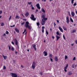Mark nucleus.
<instances>
[{
    "label": "nucleus",
    "mask_w": 77,
    "mask_h": 77,
    "mask_svg": "<svg viewBox=\"0 0 77 77\" xmlns=\"http://www.w3.org/2000/svg\"><path fill=\"white\" fill-rule=\"evenodd\" d=\"M41 17L43 18L41 22V24L42 26H43V25L45 24V23L46 20H48V18H45V16L44 15H42Z\"/></svg>",
    "instance_id": "f257e3e1"
},
{
    "label": "nucleus",
    "mask_w": 77,
    "mask_h": 77,
    "mask_svg": "<svg viewBox=\"0 0 77 77\" xmlns=\"http://www.w3.org/2000/svg\"><path fill=\"white\" fill-rule=\"evenodd\" d=\"M25 26L26 28H28L29 30H31V26H29V23L28 21L26 22Z\"/></svg>",
    "instance_id": "f03ea898"
},
{
    "label": "nucleus",
    "mask_w": 77,
    "mask_h": 77,
    "mask_svg": "<svg viewBox=\"0 0 77 77\" xmlns=\"http://www.w3.org/2000/svg\"><path fill=\"white\" fill-rule=\"evenodd\" d=\"M31 17H30V18L32 20H33V21H35L36 19L35 18V16L33 14H31Z\"/></svg>",
    "instance_id": "7ed1b4c3"
},
{
    "label": "nucleus",
    "mask_w": 77,
    "mask_h": 77,
    "mask_svg": "<svg viewBox=\"0 0 77 77\" xmlns=\"http://www.w3.org/2000/svg\"><path fill=\"white\" fill-rule=\"evenodd\" d=\"M35 66H36V63L35 62H33L32 63V67L34 69L35 68Z\"/></svg>",
    "instance_id": "20e7f679"
},
{
    "label": "nucleus",
    "mask_w": 77,
    "mask_h": 77,
    "mask_svg": "<svg viewBox=\"0 0 77 77\" xmlns=\"http://www.w3.org/2000/svg\"><path fill=\"white\" fill-rule=\"evenodd\" d=\"M11 74L12 77H17V76H18L17 74L15 73H11Z\"/></svg>",
    "instance_id": "39448f33"
},
{
    "label": "nucleus",
    "mask_w": 77,
    "mask_h": 77,
    "mask_svg": "<svg viewBox=\"0 0 77 77\" xmlns=\"http://www.w3.org/2000/svg\"><path fill=\"white\" fill-rule=\"evenodd\" d=\"M68 67V64H67L66 65V66L64 68V70L65 72H67V70H66V69H67Z\"/></svg>",
    "instance_id": "423d86ee"
},
{
    "label": "nucleus",
    "mask_w": 77,
    "mask_h": 77,
    "mask_svg": "<svg viewBox=\"0 0 77 77\" xmlns=\"http://www.w3.org/2000/svg\"><path fill=\"white\" fill-rule=\"evenodd\" d=\"M66 22L67 24L69 23V17L67 16L66 17Z\"/></svg>",
    "instance_id": "0eeeda50"
},
{
    "label": "nucleus",
    "mask_w": 77,
    "mask_h": 77,
    "mask_svg": "<svg viewBox=\"0 0 77 77\" xmlns=\"http://www.w3.org/2000/svg\"><path fill=\"white\" fill-rule=\"evenodd\" d=\"M14 41L15 44L16 45H18V41H17V40L16 38H15L14 39Z\"/></svg>",
    "instance_id": "6e6552de"
},
{
    "label": "nucleus",
    "mask_w": 77,
    "mask_h": 77,
    "mask_svg": "<svg viewBox=\"0 0 77 77\" xmlns=\"http://www.w3.org/2000/svg\"><path fill=\"white\" fill-rule=\"evenodd\" d=\"M72 72L71 71H68L67 72V75H72Z\"/></svg>",
    "instance_id": "1a4fd4ad"
},
{
    "label": "nucleus",
    "mask_w": 77,
    "mask_h": 77,
    "mask_svg": "<svg viewBox=\"0 0 77 77\" xmlns=\"http://www.w3.org/2000/svg\"><path fill=\"white\" fill-rule=\"evenodd\" d=\"M32 45L35 51H36V45L35 44Z\"/></svg>",
    "instance_id": "9d476101"
},
{
    "label": "nucleus",
    "mask_w": 77,
    "mask_h": 77,
    "mask_svg": "<svg viewBox=\"0 0 77 77\" xmlns=\"http://www.w3.org/2000/svg\"><path fill=\"white\" fill-rule=\"evenodd\" d=\"M36 7L38 9H41V7H40V5H39V4L38 3L36 5Z\"/></svg>",
    "instance_id": "9b49d317"
},
{
    "label": "nucleus",
    "mask_w": 77,
    "mask_h": 77,
    "mask_svg": "<svg viewBox=\"0 0 77 77\" xmlns=\"http://www.w3.org/2000/svg\"><path fill=\"white\" fill-rule=\"evenodd\" d=\"M43 54H45L44 56H47L48 55V53H47V52L45 51H44L43 52Z\"/></svg>",
    "instance_id": "f8f14e48"
},
{
    "label": "nucleus",
    "mask_w": 77,
    "mask_h": 77,
    "mask_svg": "<svg viewBox=\"0 0 77 77\" xmlns=\"http://www.w3.org/2000/svg\"><path fill=\"white\" fill-rule=\"evenodd\" d=\"M59 29L60 30L61 32H63V29H62V28H61V27H60V26H59Z\"/></svg>",
    "instance_id": "ddd939ff"
},
{
    "label": "nucleus",
    "mask_w": 77,
    "mask_h": 77,
    "mask_svg": "<svg viewBox=\"0 0 77 77\" xmlns=\"http://www.w3.org/2000/svg\"><path fill=\"white\" fill-rule=\"evenodd\" d=\"M54 60L57 62L58 61V58H57V56H55L54 57Z\"/></svg>",
    "instance_id": "4468645a"
},
{
    "label": "nucleus",
    "mask_w": 77,
    "mask_h": 77,
    "mask_svg": "<svg viewBox=\"0 0 77 77\" xmlns=\"http://www.w3.org/2000/svg\"><path fill=\"white\" fill-rule=\"evenodd\" d=\"M71 15L72 16V17H74V16L75 15V13L74 12H71Z\"/></svg>",
    "instance_id": "2eb2a0df"
},
{
    "label": "nucleus",
    "mask_w": 77,
    "mask_h": 77,
    "mask_svg": "<svg viewBox=\"0 0 77 77\" xmlns=\"http://www.w3.org/2000/svg\"><path fill=\"white\" fill-rule=\"evenodd\" d=\"M29 13L28 12H26L25 14V15L26 16V17H28L29 16Z\"/></svg>",
    "instance_id": "dca6fc26"
},
{
    "label": "nucleus",
    "mask_w": 77,
    "mask_h": 77,
    "mask_svg": "<svg viewBox=\"0 0 77 77\" xmlns=\"http://www.w3.org/2000/svg\"><path fill=\"white\" fill-rule=\"evenodd\" d=\"M56 38H57L56 41H58V40H59V38H60V36H56Z\"/></svg>",
    "instance_id": "f3484780"
},
{
    "label": "nucleus",
    "mask_w": 77,
    "mask_h": 77,
    "mask_svg": "<svg viewBox=\"0 0 77 77\" xmlns=\"http://www.w3.org/2000/svg\"><path fill=\"white\" fill-rule=\"evenodd\" d=\"M63 28L64 30H65V31H66V30H67V29H66V28L64 26H63Z\"/></svg>",
    "instance_id": "a211bd4d"
},
{
    "label": "nucleus",
    "mask_w": 77,
    "mask_h": 77,
    "mask_svg": "<svg viewBox=\"0 0 77 77\" xmlns=\"http://www.w3.org/2000/svg\"><path fill=\"white\" fill-rule=\"evenodd\" d=\"M3 57H4V59L5 60H6L7 59V56H4V55H3Z\"/></svg>",
    "instance_id": "6ab92c4d"
},
{
    "label": "nucleus",
    "mask_w": 77,
    "mask_h": 77,
    "mask_svg": "<svg viewBox=\"0 0 77 77\" xmlns=\"http://www.w3.org/2000/svg\"><path fill=\"white\" fill-rule=\"evenodd\" d=\"M42 12H43V13H45V11L44 10V8H42Z\"/></svg>",
    "instance_id": "aec40b11"
},
{
    "label": "nucleus",
    "mask_w": 77,
    "mask_h": 77,
    "mask_svg": "<svg viewBox=\"0 0 77 77\" xmlns=\"http://www.w3.org/2000/svg\"><path fill=\"white\" fill-rule=\"evenodd\" d=\"M75 32H76V30L74 29L72 30V32L71 33H75Z\"/></svg>",
    "instance_id": "412c9836"
},
{
    "label": "nucleus",
    "mask_w": 77,
    "mask_h": 77,
    "mask_svg": "<svg viewBox=\"0 0 77 77\" xmlns=\"http://www.w3.org/2000/svg\"><path fill=\"white\" fill-rule=\"evenodd\" d=\"M15 31L17 32V33H19V30H18V29H17L15 28Z\"/></svg>",
    "instance_id": "4be33fe9"
},
{
    "label": "nucleus",
    "mask_w": 77,
    "mask_h": 77,
    "mask_svg": "<svg viewBox=\"0 0 77 77\" xmlns=\"http://www.w3.org/2000/svg\"><path fill=\"white\" fill-rule=\"evenodd\" d=\"M56 34L57 35H58L59 36H60V34H59V32L58 31H57L56 32Z\"/></svg>",
    "instance_id": "5701e85b"
},
{
    "label": "nucleus",
    "mask_w": 77,
    "mask_h": 77,
    "mask_svg": "<svg viewBox=\"0 0 77 77\" xmlns=\"http://www.w3.org/2000/svg\"><path fill=\"white\" fill-rule=\"evenodd\" d=\"M15 18L16 19H19L20 18V17L17 15L16 16Z\"/></svg>",
    "instance_id": "b1692460"
},
{
    "label": "nucleus",
    "mask_w": 77,
    "mask_h": 77,
    "mask_svg": "<svg viewBox=\"0 0 77 77\" xmlns=\"http://www.w3.org/2000/svg\"><path fill=\"white\" fill-rule=\"evenodd\" d=\"M70 20L71 21V22H72V23H73V20H72V19L71 17H70Z\"/></svg>",
    "instance_id": "393cba45"
},
{
    "label": "nucleus",
    "mask_w": 77,
    "mask_h": 77,
    "mask_svg": "<svg viewBox=\"0 0 77 77\" xmlns=\"http://www.w3.org/2000/svg\"><path fill=\"white\" fill-rule=\"evenodd\" d=\"M4 25H5V23H4L3 22L2 23L1 25V26H4Z\"/></svg>",
    "instance_id": "a878e982"
},
{
    "label": "nucleus",
    "mask_w": 77,
    "mask_h": 77,
    "mask_svg": "<svg viewBox=\"0 0 77 77\" xmlns=\"http://www.w3.org/2000/svg\"><path fill=\"white\" fill-rule=\"evenodd\" d=\"M52 54H50L49 57H50V58H51V57H52Z\"/></svg>",
    "instance_id": "bb28decb"
},
{
    "label": "nucleus",
    "mask_w": 77,
    "mask_h": 77,
    "mask_svg": "<svg viewBox=\"0 0 77 77\" xmlns=\"http://www.w3.org/2000/svg\"><path fill=\"white\" fill-rule=\"evenodd\" d=\"M74 6H77V3L76 2H75V3L73 4Z\"/></svg>",
    "instance_id": "cd10ccee"
},
{
    "label": "nucleus",
    "mask_w": 77,
    "mask_h": 77,
    "mask_svg": "<svg viewBox=\"0 0 77 77\" xmlns=\"http://www.w3.org/2000/svg\"><path fill=\"white\" fill-rule=\"evenodd\" d=\"M75 0H71V3L72 4H73L74 3V1Z\"/></svg>",
    "instance_id": "c85d7f7f"
},
{
    "label": "nucleus",
    "mask_w": 77,
    "mask_h": 77,
    "mask_svg": "<svg viewBox=\"0 0 77 77\" xmlns=\"http://www.w3.org/2000/svg\"><path fill=\"white\" fill-rule=\"evenodd\" d=\"M26 32V29H25L24 30V31L23 32V34H24V33Z\"/></svg>",
    "instance_id": "c756f323"
},
{
    "label": "nucleus",
    "mask_w": 77,
    "mask_h": 77,
    "mask_svg": "<svg viewBox=\"0 0 77 77\" xmlns=\"http://www.w3.org/2000/svg\"><path fill=\"white\" fill-rule=\"evenodd\" d=\"M17 45V48L18 49H20V48L19 47V46H18V44L17 45Z\"/></svg>",
    "instance_id": "7c9ffc66"
},
{
    "label": "nucleus",
    "mask_w": 77,
    "mask_h": 77,
    "mask_svg": "<svg viewBox=\"0 0 77 77\" xmlns=\"http://www.w3.org/2000/svg\"><path fill=\"white\" fill-rule=\"evenodd\" d=\"M37 25L38 26H39V22L37 23Z\"/></svg>",
    "instance_id": "2f4dec72"
},
{
    "label": "nucleus",
    "mask_w": 77,
    "mask_h": 77,
    "mask_svg": "<svg viewBox=\"0 0 77 77\" xmlns=\"http://www.w3.org/2000/svg\"><path fill=\"white\" fill-rule=\"evenodd\" d=\"M67 59H68V57L66 55L65 56V59L66 60Z\"/></svg>",
    "instance_id": "473e14b6"
},
{
    "label": "nucleus",
    "mask_w": 77,
    "mask_h": 77,
    "mask_svg": "<svg viewBox=\"0 0 77 77\" xmlns=\"http://www.w3.org/2000/svg\"><path fill=\"white\" fill-rule=\"evenodd\" d=\"M12 51H14V48L13 47H12L11 49Z\"/></svg>",
    "instance_id": "72a5a7b5"
},
{
    "label": "nucleus",
    "mask_w": 77,
    "mask_h": 77,
    "mask_svg": "<svg viewBox=\"0 0 77 77\" xmlns=\"http://www.w3.org/2000/svg\"><path fill=\"white\" fill-rule=\"evenodd\" d=\"M28 3L29 5H31L32 3V2H28Z\"/></svg>",
    "instance_id": "f704fd0d"
},
{
    "label": "nucleus",
    "mask_w": 77,
    "mask_h": 77,
    "mask_svg": "<svg viewBox=\"0 0 77 77\" xmlns=\"http://www.w3.org/2000/svg\"><path fill=\"white\" fill-rule=\"evenodd\" d=\"M46 34L47 35H48V32L47 31V30L46 31Z\"/></svg>",
    "instance_id": "c9c22d12"
},
{
    "label": "nucleus",
    "mask_w": 77,
    "mask_h": 77,
    "mask_svg": "<svg viewBox=\"0 0 77 77\" xmlns=\"http://www.w3.org/2000/svg\"><path fill=\"white\" fill-rule=\"evenodd\" d=\"M63 38L65 40H66V38H65V35H63Z\"/></svg>",
    "instance_id": "e433bc0d"
},
{
    "label": "nucleus",
    "mask_w": 77,
    "mask_h": 77,
    "mask_svg": "<svg viewBox=\"0 0 77 77\" xmlns=\"http://www.w3.org/2000/svg\"><path fill=\"white\" fill-rule=\"evenodd\" d=\"M6 69V66H4L3 67V69Z\"/></svg>",
    "instance_id": "4c0bfd02"
},
{
    "label": "nucleus",
    "mask_w": 77,
    "mask_h": 77,
    "mask_svg": "<svg viewBox=\"0 0 77 77\" xmlns=\"http://www.w3.org/2000/svg\"><path fill=\"white\" fill-rule=\"evenodd\" d=\"M11 18H12V16H10L9 18V20H10L11 19Z\"/></svg>",
    "instance_id": "58836bf2"
},
{
    "label": "nucleus",
    "mask_w": 77,
    "mask_h": 77,
    "mask_svg": "<svg viewBox=\"0 0 77 77\" xmlns=\"http://www.w3.org/2000/svg\"><path fill=\"white\" fill-rule=\"evenodd\" d=\"M25 23V22H24L23 23H21V25H24V23Z\"/></svg>",
    "instance_id": "ea45409f"
},
{
    "label": "nucleus",
    "mask_w": 77,
    "mask_h": 77,
    "mask_svg": "<svg viewBox=\"0 0 77 77\" xmlns=\"http://www.w3.org/2000/svg\"><path fill=\"white\" fill-rule=\"evenodd\" d=\"M8 48L9 50H11V46H8Z\"/></svg>",
    "instance_id": "a19ab883"
},
{
    "label": "nucleus",
    "mask_w": 77,
    "mask_h": 77,
    "mask_svg": "<svg viewBox=\"0 0 77 77\" xmlns=\"http://www.w3.org/2000/svg\"><path fill=\"white\" fill-rule=\"evenodd\" d=\"M45 28V26H42V29H44Z\"/></svg>",
    "instance_id": "79ce46f5"
},
{
    "label": "nucleus",
    "mask_w": 77,
    "mask_h": 77,
    "mask_svg": "<svg viewBox=\"0 0 77 77\" xmlns=\"http://www.w3.org/2000/svg\"><path fill=\"white\" fill-rule=\"evenodd\" d=\"M42 33H44V29H42Z\"/></svg>",
    "instance_id": "37998d69"
},
{
    "label": "nucleus",
    "mask_w": 77,
    "mask_h": 77,
    "mask_svg": "<svg viewBox=\"0 0 77 77\" xmlns=\"http://www.w3.org/2000/svg\"><path fill=\"white\" fill-rule=\"evenodd\" d=\"M75 43L76 44H77V40H75Z\"/></svg>",
    "instance_id": "c03bdc74"
},
{
    "label": "nucleus",
    "mask_w": 77,
    "mask_h": 77,
    "mask_svg": "<svg viewBox=\"0 0 77 77\" xmlns=\"http://www.w3.org/2000/svg\"><path fill=\"white\" fill-rule=\"evenodd\" d=\"M73 60H75V57L73 59Z\"/></svg>",
    "instance_id": "a18cd8bd"
},
{
    "label": "nucleus",
    "mask_w": 77,
    "mask_h": 77,
    "mask_svg": "<svg viewBox=\"0 0 77 77\" xmlns=\"http://www.w3.org/2000/svg\"><path fill=\"white\" fill-rule=\"evenodd\" d=\"M21 67L22 68H24V66H23V65H21Z\"/></svg>",
    "instance_id": "49530a36"
},
{
    "label": "nucleus",
    "mask_w": 77,
    "mask_h": 77,
    "mask_svg": "<svg viewBox=\"0 0 77 77\" xmlns=\"http://www.w3.org/2000/svg\"><path fill=\"white\" fill-rule=\"evenodd\" d=\"M32 10H34V9H35V8L33 7H32Z\"/></svg>",
    "instance_id": "de8ad7c7"
},
{
    "label": "nucleus",
    "mask_w": 77,
    "mask_h": 77,
    "mask_svg": "<svg viewBox=\"0 0 77 77\" xmlns=\"http://www.w3.org/2000/svg\"><path fill=\"white\" fill-rule=\"evenodd\" d=\"M6 33L8 34H9V32H8V31H7Z\"/></svg>",
    "instance_id": "09e8293b"
},
{
    "label": "nucleus",
    "mask_w": 77,
    "mask_h": 77,
    "mask_svg": "<svg viewBox=\"0 0 77 77\" xmlns=\"http://www.w3.org/2000/svg\"><path fill=\"white\" fill-rule=\"evenodd\" d=\"M2 14V10H1L0 11V14Z\"/></svg>",
    "instance_id": "8fccbe9b"
},
{
    "label": "nucleus",
    "mask_w": 77,
    "mask_h": 77,
    "mask_svg": "<svg viewBox=\"0 0 77 77\" xmlns=\"http://www.w3.org/2000/svg\"><path fill=\"white\" fill-rule=\"evenodd\" d=\"M50 59L51 62H53V59H52V58H50Z\"/></svg>",
    "instance_id": "3c124183"
},
{
    "label": "nucleus",
    "mask_w": 77,
    "mask_h": 77,
    "mask_svg": "<svg viewBox=\"0 0 77 77\" xmlns=\"http://www.w3.org/2000/svg\"><path fill=\"white\" fill-rule=\"evenodd\" d=\"M11 43H12V44H13V45H14V42H12Z\"/></svg>",
    "instance_id": "603ef678"
},
{
    "label": "nucleus",
    "mask_w": 77,
    "mask_h": 77,
    "mask_svg": "<svg viewBox=\"0 0 77 77\" xmlns=\"http://www.w3.org/2000/svg\"><path fill=\"white\" fill-rule=\"evenodd\" d=\"M54 27H55L56 26V23H55V22L54 23Z\"/></svg>",
    "instance_id": "864d4df0"
},
{
    "label": "nucleus",
    "mask_w": 77,
    "mask_h": 77,
    "mask_svg": "<svg viewBox=\"0 0 77 77\" xmlns=\"http://www.w3.org/2000/svg\"><path fill=\"white\" fill-rule=\"evenodd\" d=\"M52 39H54V36H52Z\"/></svg>",
    "instance_id": "5fc2aeb1"
},
{
    "label": "nucleus",
    "mask_w": 77,
    "mask_h": 77,
    "mask_svg": "<svg viewBox=\"0 0 77 77\" xmlns=\"http://www.w3.org/2000/svg\"><path fill=\"white\" fill-rule=\"evenodd\" d=\"M57 23H59V20H57Z\"/></svg>",
    "instance_id": "6e6d98bb"
},
{
    "label": "nucleus",
    "mask_w": 77,
    "mask_h": 77,
    "mask_svg": "<svg viewBox=\"0 0 77 77\" xmlns=\"http://www.w3.org/2000/svg\"><path fill=\"white\" fill-rule=\"evenodd\" d=\"M72 68H74V65H72Z\"/></svg>",
    "instance_id": "4d7b16f0"
},
{
    "label": "nucleus",
    "mask_w": 77,
    "mask_h": 77,
    "mask_svg": "<svg viewBox=\"0 0 77 77\" xmlns=\"http://www.w3.org/2000/svg\"><path fill=\"white\" fill-rule=\"evenodd\" d=\"M27 34V32H26L25 33V36H26V35Z\"/></svg>",
    "instance_id": "13d9d810"
},
{
    "label": "nucleus",
    "mask_w": 77,
    "mask_h": 77,
    "mask_svg": "<svg viewBox=\"0 0 77 77\" xmlns=\"http://www.w3.org/2000/svg\"><path fill=\"white\" fill-rule=\"evenodd\" d=\"M30 7H31V8H32V7H33V5H32L31 4Z\"/></svg>",
    "instance_id": "bf43d9fd"
},
{
    "label": "nucleus",
    "mask_w": 77,
    "mask_h": 77,
    "mask_svg": "<svg viewBox=\"0 0 77 77\" xmlns=\"http://www.w3.org/2000/svg\"><path fill=\"white\" fill-rule=\"evenodd\" d=\"M23 20H24V21H26V19H23Z\"/></svg>",
    "instance_id": "052dcab7"
},
{
    "label": "nucleus",
    "mask_w": 77,
    "mask_h": 77,
    "mask_svg": "<svg viewBox=\"0 0 77 77\" xmlns=\"http://www.w3.org/2000/svg\"><path fill=\"white\" fill-rule=\"evenodd\" d=\"M36 12H38V9H36Z\"/></svg>",
    "instance_id": "680f3d73"
},
{
    "label": "nucleus",
    "mask_w": 77,
    "mask_h": 77,
    "mask_svg": "<svg viewBox=\"0 0 77 77\" xmlns=\"http://www.w3.org/2000/svg\"><path fill=\"white\" fill-rule=\"evenodd\" d=\"M17 53H18V52H17V51H16L15 52V54H17Z\"/></svg>",
    "instance_id": "e2e57ef3"
},
{
    "label": "nucleus",
    "mask_w": 77,
    "mask_h": 77,
    "mask_svg": "<svg viewBox=\"0 0 77 77\" xmlns=\"http://www.w3.org/2000/svg\"><path fill=\"white\" fill-rule=\"evenodd\" d=\"M13 62H14V63H15V62H16V61H15V60H13Z\"/></svg>",
    "instance_id": "0e129e2a"
},
{
    "label": "nucleus",
    "mask_w": 77,
    "mask_h": 77,
    "mask_svg": "<svg viewBox=\"0 0 77 77\" xmlns=\"http://www.w3.org/2000/svg\"><path fill=\"white\" fill-rule=\"evenodd\" d=\"M74 43H73L72 44H71L72 46H74Z\"/></svg>",
    "instance_id": "69168bd1"
},
{
    "label": "nucleus",
    "mask_w": 77,
    "mask_h": 77,
    "mask_svg": "<svg viewBox=\"0 0 77 77\" xmlns=\"http://www.w3.org/2000/svg\"><path fill=\"white\" fill-rule=\"evenodd\" d=\"M22 16L24 17V15H23V14H22Z\"/></svg>",
    "instance_id": "338daca9"
},
{
    "label": "nucleus",
    "mask_w": 77,
    "mask_h": 77,
    "mask_svg": "<svg viewBox=\"0 0 77 77\" xmlns=\"http://www.w3.org/2000/svg\"><path fill=\"white\" fill-rule=\"evenodd\" d=\"M75 12L76 14H77V11H75Z\"/></svg>",
    "instance_id": "774afa93"
}]
</instances>
